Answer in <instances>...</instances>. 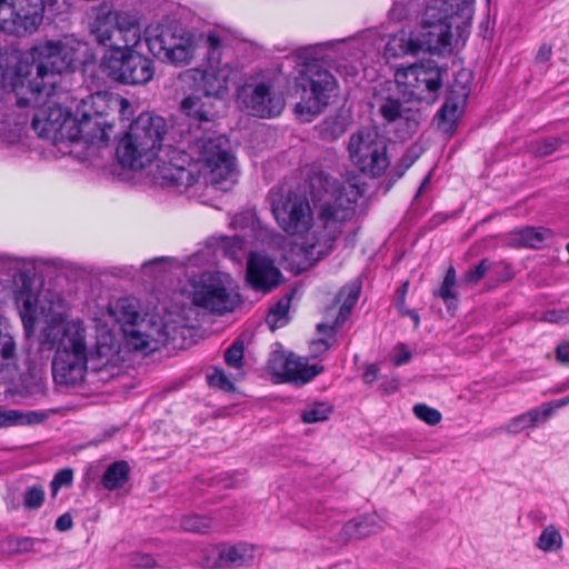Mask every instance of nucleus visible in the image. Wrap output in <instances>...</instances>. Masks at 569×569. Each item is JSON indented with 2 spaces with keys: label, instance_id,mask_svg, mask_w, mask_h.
I'll return each mask as SVG.
<instances>
[{
  "label": "nucleus",
  "instance_id": "1",
  "mask_svg": "<svg viewBox=\"0 0 569 569\" xmlns=\"http://www.w3.org/2000/svg\"><path fill=\"white\" fill-rule=\"evenodd\" d=\"M16 306L28 337L40 322L46 325L42 343L54 346L51 372L56 385L80 386L89 365L101 380L119 375L124 359L117 339L110 333L101 335L89 357L84 323L79 318L68 320L71 307L61 293L39 292L31 282L24 281L17 292Z\"/></svg>",
  "mask_w": 569,
  "mask_h": 569
},
{
  "label": "nucleus",
  "instance_id": "2",
  "mask_svg": "<svg viewBox=\"0 0 569 569\" xmlns=\"http://www.w3.org/2000/svg\"><path fill=\"white\" fill-rule=\"evenodd\" d=\"M313 198V210L306 193L291 186L282 184L270 191L271 207L278 226L296 237L286 260L301 263L316 261L332 249L333 241L342 233L343 226L355 214V204L362 189L353 183H340L325 172H317L309 180Z\"/></svg>",
  "mask_w": 569,
  "mask_h": 569
},
{
  "label": "nucleus",
  "instance_id": "3",
  "mask_svg": "<svg viewBox=\"0 0 569 569\" xmlns=\"http://www.w3.org/2000/svg\"><path fill=\"white\" fill-rule=\"evenodd\" d=\"M218 103L202 92L181 101L182 112L198 124L187 132L180 131L177 147L169 146L162 151L154 173L158 181L180 189L194 186L201 178L220 190L236 183L238 170L228 139L209 132L219 112Z\"/></svg>",
  "mask_w": 569,
  "mask_h": 569
},
{
  "label": "nucleus",
  "instance_id": "4",
  "mask_svg": "<svg viewBox=\"0 0 569 569\" xmlns=\"http://www.w3.org/2000/svg\"><path fill=\"white\" fill-rule=\"evenodd\" d=\"M139 13L129 10L101 9L90 24L96 41L110 49L103 57L108 76L123 84L142 86L154 74L153 61L134 51L144 40Z\"/></svg>",
  "mask_w": 569,
  "mask_h": 569
},
{
  "label": "nucleus",
  "instance_id": "5",
  "mask_svg": "<svg viewBox=\"0 0 569 569\" xmlns=\"http://www.w3.org/2000/svg\"><path fill=\"white\" fill-rule=\"evenodd\" d=\"M84 43L74 36H63L46 40L30 50L32 63L19 62L12 89L19 99L22 89L28 87L33 94L47 90V94L56 89L60 76L73 71L81 60Z\"/></svg>",
  "mask_w": 569,
  "mask_h": 569
},
{
  "label": "nucleus",
  "instance_id": "6",
  "mask_svg": "<svg viewBox=\"0 0 569 569\" xmlns=\"http://www.w3.org/2000/svg\"><path fill=\"white\" fill-rule=\"evenodd\" d=\"M177 142L176 130L168 133V126L162 117L142 112L120 139L116 154L122 167L140 170L151 166L150 176L156 183L184 192L189 188L180 189L178 186L161 183L154 177L162 151L169 146L176 148Z\"/></svg>",
  "mask_w": 569,
  "mask_h": 569
},
{
  "label": "nucleus",
  "instance_id": "7",
  "mask_svg": "<svg viewBox=\"0 0 569 569\" xmlns=\"http://www.w3.org/2000/svg\"><path fill=\"white\" fill-rule=\"evenodd\" d=\"M442 6L431 1L401 0L395 3L391 13L401 20L419 18L421 23L417 33L420 37L422 51L443 54L451 50V23L457 7L446 6V11L438 12Z\"/></svg>",
  "mask_w": 569,
  "mask_h": 569
},
{
  "label": "nucleus",
  "instance_id": "8",
  "mask_svg": "<svg viewBox=\"0 0 569 569\" xmlns=\"http://www.w3.org/2000/svg\"><path fill=\"white\" fill-rule=\"evenodd\" d=\"M47 90H42L39 94H33L32 91L26 87L22 89L21 97H17L19 106H27L29 103L39 104L37 112L33 116L31 127L36 133L42 138L59 144L68 141V138L76 134L78 131L70 129L71 113L68 109L60 106L54 100L56 89L47 94Z\"/></svg>",
  "mask_w": 569,
  "mask_h": 569
},
{
  "label": "nucleus",
  "instance_id": "9",
  "mask_svg": "<svg viewBox=\"0 0 569 569\" xmlns=\"http://www.w3.org/2000/svg\"><path fill=\"white\" fill-rule=\"evenodd\" d=\"M70 129L78 132L68 138L69 142L83 143L88 153H93L94 149L108 144L113 133V119H109V113L103 108H97L92 104V94L77 106L71 117Z\"/></svg>",
  "mask_w": 569,
  "mask_h": 569
},
{
  "label": "nucleus",
  "instance_id": "10",
  "mask_svg": "<svg viewBox=\"0 0 569 569\" xmlns=\"http://www.w3.org/2000/svg\"><path fill=\"white\" fill-rule=\"evenodd\" d=\"M224 39L219 32L212 31L207 34L206 44L208 50V67L190 69L181 74L187 80H192L197 91L211 96L221 102L228 92V82L231 68L228 62H222V48Z\"/></svg>",
  "mask_w": 569,
  "mask_h": 569
},
{
  "label": "nucleus",
  "instance_id": "11",
  "mask_svg": "<svg viewBox=\"0 0 569 569\" xmlns=\"http://www.w3.org/2000/svg\"><path fill=\"white\" fill-rule=\"evenodd\" d=\"M348 153L352 164L371 178L382 176L390 166L387 142L376 130L355 132L349 139Z\"/></svg>",
  "mask_w": 569,
  "mask_h": 569
},
{
  "label": "nucleus",
  "instance_id": "12",
  "mask_svg": "<svg viewBox=\"0 0 569 569\" xmlns=\"http://www.w3.org/2000/svg\"><path fill=\"white\" fill-rule=\"evenodd\" d=\"M447 69L432 60L399 68L395 72V84L399 92L417 100L435 101L442 87Z\"/></svg>",
  "mask_w": 569,
  "mask_h": 569
},
{
  "label": "nucleus",
  "instance_id": "13",
  "mask_svg": "<svg viewBox=\"0 0 569 569\" xmlns=\"http://www.w3.org/2000/svg\"><path fill=\"white\" fill-rule=\"evenodd\" d=\"M57 0H0V30L13 36L34 33L43 21L46 10Z\"/></svg>",
  "mask_w": 569,
  "mask_h": 569
},
{
  "label": "nucleus",
  "instance_id": "14",
  "mask_svg": "<svg viewBox=\"0 0 569 569\" xmlns=\"http://www.w3.org/2000/svg\"><path fill=\"white\" fill-rule=\"evenodd\" d=\"M190 286L193 303L213 313L230 312L238 303L232 280L226 273H203L198 280L192 279Z\"/></svg>",
  "mask_w": 569,
  "mask_h": 569
},
{
  "label": "nucleus",
  "instance_id": "15",
  "mask_svg": "<svg viewBox=\"0 0 569 569\" xmlns=\"http://www.w3.org/2000/svg\"><path fill=\"white\" fill-rule=\"evenodd\" d=\"M298 86L301 89V97L295 110L300 116L307 114L305 120L310 121L328 104L337 81L328 70L310 64L301 73Z\"/></svg>",
  "mask_w": 569,
  "mask_h": 569
},
{
  "label": "nucleus",
  "instance_id": "16",
  "mask_svg": "<svg viewBox=\"0 0 569 569\" xmlns=\"http://www.w3.org/2000/svg\"><path fill=\"white\" fill-rule=\"evenodd\" d=\"M143 28L144 41L156 57L174 66H186L191 61L194 47L190 36L177 33L169 26L149 24Z\"/></svg>",
  "mask_w": 569,
  "mask_h": 569
},
{
  "label": "nucleus",
  "instance_id": "17",
  "mask_svg": "<svg viewBox=\"0 0 569 569\" xmlns=\"http://www.w3.org/2000/svg\"><path fill=\"white\" fill-rule=\"evenodd\" d=\"M239 100L249 114L258 118L278 117L286 104L283 94L264 82L243 86Z\"/></svg>",
  "mask_w": 569,
  "mask_h": 569
},
{
  "label": "nucleus",
  "instance_id": "18",
  "mask_svg": "<svg viewBox=\"0 0 569 569\" xmlns=\"http://www.w3.org/2000/svg\"><path fill=\"white\" fill-rule=\"evenodd\" d=\"M268 369L281 381L296 385H305L323 371V367L318 363L308 365V361L303 358L278 351L271 353L268 360Z\"/></svg>",
  "mask_w": 569,
  "mask_h": 569
},
{
  "label": "nucleus",
  "instance_id": "19",
  "mask_svg": "<svg viewBox=\"0 0 569 569\" xmlns=\"http://www.w3.org/2000/svg\"><path fill=\"white\" fill-rule=\"evenodd\" d=\"M126 345L136 351L149 353L167 341V332L161 325L141 319L139 323L122 330Z\"/></svg>",
  "mask_w": 569,
  "mask_h": 569
},
{
  "label": "nucleus",
  "instance_id": "20",
  "mask_svg": "<svg viewBox=\"0 0 569 569\" xmlns=\"http://www.w3.org/2000/svg\"><path fill=\"white\" fill-rule=\"evenodd\" d=\"M282 274L274 260L260 253L252 252L247 262V281L257 291L269 292L281 282Z\"/></svg>",
  "mask_w": 569,
  "mask_h": 569
},
{
  "label": "nucleus",
  "instance_id": "21",
  "mask_svg": "<svg viewBox=\"0 0 569 569\" xmlns=\"http://www.w3.org/2000/svg\"><path fill=\"white\" fill-rule=\"evenodd\" d=\"M372 107L378 109L387 122L406 120L410 129H416L418 126L410 109L406 108L396 93L391 92V83H386L376 91Z\"/></svg>",
  "mask_w": 569,
  "mask_h": 569
},
{
  "label": "nucleus",
  "instance_id": "22",
  "mask_svg": "<svg viewBox=\"0 0 569 569\" xmlns=\"http://www.w3.org/2000/svg\"><path fill=\"white\" fill-rule=\"evenodd\" d=\"M455 92L453 90L438 112V127L445 132H451L455 129L469 96V89L466 86H462L456 94Z\"/></svg>",
  "mask_w": 569,
  "mask_h": 569
},
{
  "label": "nucleus",
  "instance_id": "23",
  "mask_svg": "<svg viewBox=\"0 0 569 569\" xmlns=\"http://www.w3.org/2000/svg\"><path fill=\"white\" fill-rule=\"evenodd\" d=\"M16 342L10 333L7 319L0 316V379L11 380L17 371Z\"/></svg>",
  "mask_w": 569,
  "mask_h": 569
},
{
  "label": "nucleus",
  "instance_id": "24",
  "mask_svg": "<svg viewBox=\"0 0 569 569\" xmlns=\"http://www.w3.org/2000/svg\"><path fill=\"white\" fill-rule=\"evenodd\" d=\"M422 52L420 37L416 30H400L392 34L386 43V58H402L406 56H417Z\"/></svg>",
  "mask_w": 569,
  "mask_h": 569
},
{
  "label": "nucleus",
  "instance_id": "25",
  "mask_svg": "<svg viewBox=\"0 0 569 569\" xmlns=\"http://www.w3.org/2000/svg\"><path fill=\"white\" fill-rule=\"evenodd\" d=\"M38 261L40 260L0 253V271L9 276H16L17 273L20 274L21 284L14 291V298L17 297V292L23 287L24 281L31 282L39 292L51 291L50 289H46L41 284H38L34 279L23 272V269H28L29 267L34 269Z\"/></svg>",
  "mask_w": 569,
  "mask_h": 569
},
{
  "label": "nucleus",
  "instance_id": "26",
  "mask_svg": "<svg viewBox=\"0 0 569 569\" xmlns=\"http://www.w3.org/2000/svg\"><path fill=\"white\" fill-rule=\"evenodd\" d=\"M254 546L240 542L232 546H222L218 550L217 567L249 566L254 559Z\"/></svg>",
  "mask_w": 569,
  "mask_h": 569
},
{
  "label": "nucleus",
  "instance_id": "27",
  "mask_svg": "<svg viewBox=\"0 0 569 569\" xmlns=\"http://www.w3.org/2000/svg\"><path fill=\"white\" fill-rule=\"evenodd\" d=\"M361 286L358 281H353L350 284L342 288L340 291L339 298L342 299V305L340 307L339 315L332 326H328L326 323H319L317 329L321 333H326L329 337H333L337 328L340 327L351 312L352 308L358 301Z\"/></svg>",
  "mask_w": 569,
  "mask_h": 569
},
{
  "label": "nucleus",
  "instance_id": "28",
  "mask_svg": "<svg viewBox=\"0 0 569 569\" xmlns=\"http://www.w3.org/2000/svg\"><path fill=\"white\" fill-rule=\"evenodd\" d=\"M551 231L546 228L523 227L511 231L508 241L515 247L540 248L551 237Z\"/></svg>",
  "mask_w": 569,
  "mask_h": 569
},
{
  "label": "nucleus",
  "instance_id": "29",
  "mask_svg": "<svg viewBox=\"0 0 569 569\" xmlns=\"http://www.w3.org/2000/svg\"><path fill=\"white\" fill-rule=\"evenodd\" d=\"M550 418V409L543 406L535 407L512 418L506 426V431L510 435H518L527 429L535 428L539 423L546 422Z\"/></svg>",
  "mask_w": 569,
  "mask_h": 569
},
{
  "label": "nucleus",
  "instance_id": "30",
  "mask_svg": "<svg viewBox=\"0 0 569 569\" xmlns=\"http://www.w3.org/2000/svg\"><path fill=\"white\" fill-rule=\"evenodd\" d=\"M109 315L122 326L131 327L141 320L137 301L131 298H120L114 302L110 303L108 308Z\"/></svg>",
  "mask_w": 569,
  "mask_h": 569
},
{
  "label": "nucleus",
  "instance_id": "31",
  "mask_svg": "<svg viewBox=\"0 0 569 569\" xmlns=\"http://www.w3.org/2000/svg\"><path fill=\"white\" fill-rule=\"evenodd\" d=\"M92 104L97 108H103L104 112L118 109L120 117L123 120H129L133 113L132 103L119 94H109L107 92H97L92 94Z\"/></svg>",
  "mask_w": 569,
  "mask_h": 569
},
{
  "label": "nucleus",
  "instance_id": "32",
  "mask_svg": "<svg viewBox=\"0 0 569 569\" xmlns=\"http://www.w3.org/2000/svg\"><path fill=\"white\" fill-rule=\"evenodd\" d=\"M376 516H362L351 521H348L342 527V536L345 539H360L375 533L380 529L377 523Z\"/></svg>",
  "mask_w": 569,
  "mask_h": 569
},
{
  "label": "nucleus",
  "instance_id": "33",
  "mask_svg": "<svg viewBox=\"0 0 569 569\" xmlns=\"http://www.w3.org/2000/svg\"><path fill=\"white\" fill-rule=\"evenodd\" d=\"M130 467L124 460L111 463L103 473L102 485L108 490H116L129 480Z\"/></svg>",
  "mask_w": 569,
  "mask_h": 569
},
{
  "label": "nucleus",
  "instance_id": "34",
  "mask_svg": "<svg viewBox=\"0 0 569 569\" xmlns=\"http://www.w3.org/2000/svg\"><path fill=\"white\" fill-rule=\"evenodd\" d=\"M7 393L13 398V403H23L26 399L44 396L46 381L41 377H34L31 385L22 383L20 387L8 389Z\"/></svg>",
  "mask_w": 569,
  "mask_h": 569
},
{
  "label": "nucleus",
  "instance_id": "35",
  "mask_svg": "<svg viewBox=\"0 0 569 569\" xmlns=\"http://www.w3.org/2000/svg\"><path fill=\"white\" fill-rule=\"evenodd\" d=\"M290 297L281 298L268 312L266 322L273 331L278 328L284 327L289 321Z\"/></svg>",
  "mask_w": 569,
  "mask_h": 569
},
{
  "label": "nucleus",
  "instance_id": "36",
  "mask_svg": "<svg viewBox=\"0 0 569 569\" xmlns=\"http://www.w3.org/2000/svg\"><path fill=\"white\" fill-rule=\"evenodd\" d=\"M332 407L328 402H313L300 412V419L305 423H317L329 419Z\"/></svg>",
  "mask_w": 569,
  "mask_h": 569
},
{
  "label": "nucleus",
  "instance_id": "37",
  "mask_svg": "<svg viewBox=\"0 0 569 569\" xmlns=\"http://www.w3.org/2000/svg\"><path fill=\"white\" fill-rule=\"evenodd\" d=\"M561 545V535L553 526H549L541 532L537 546L539 549L550 552L560 549Z\"/></svg>",
  "mask_w": 569,
  "mask_h": 569
},
{
  "label": "nucleus",
  "instance_id": "38",
  "mask_svg": "<svg viewBox=\"0 0 569 569\" xmlns=\"http://www.w3.org/2000/svg\"><path fill=\"white\" fill-rule=\"evenodd\" d=\"M180 526L186 531L206 533L212 528V521L207 517L191 515L184 516Z\"/></svg>",
  "mask_w": 569,
  "mask_h": 569
},
{
  "label": "nucleus",
  "instance_id": "39",
  "mask_svg": "<svg viewBox=\"0 0 569 569\" xmlns=\"http://www.w3.org/2000/svg\"><path fill=\"white\" fill-rule=\"evenodd\" d=\"M346 131L345 124L339 119L326 120L319 128V134L323 140L335 141Z\"/></svg>",
  "mask_w": 569,
  "mask_h": 569
},
{
  "label": "nucleus",
  "instance_id": "40",
  "mask_svg": "<svg viewBox=\"0 0 569 569\" xmlns=\"http://www.w3.org/2000/svg\"><path fill=\"white\" fill-rule=\"evenodd\" d=\"M44 489L39 486H30L23 492V507L28 510L39 509L44 501Z\"/></svg>",
  "mask_w": 569,
  "mask_h": 569
},
{
  "label": "nucleus",
  "instance_id": "41",
  "mask_svg": "<svg viewBox=\"0 0 569 569\" xmlns=\"http://www.w3.org/2000/svg\"><path fill=\"white\" fill-rule=\"evenodd\" d=\"M456 284V270L453 267H450L447 270L446 277L442 281V284L438 291V296L447 303L448 308H450V300L456 299V293L453 291V287Z\"/></svg>",
  "mask_w": 569,
  "mask_h": 569
},
{
  "label": "nucleus",
  "instance_id": "42",
  "mask_svg": "<svg viewBox=\"0 0 569 569\" xmlns=\"http://www.w3.org/2000/svg\"><path fill=\"white\" fill-rule=\"evenodd\" d=\"M224 361L230 368L240 369L243 363V343L239 340L232 345L224 352Z\"/></svg>",
  "mask_w": 569,
  "mask_h": 569
},
{
  "label": "nucleus",
  "instance_id": "43",
  "mask_svg": "<svg viewBox=\"0 0 569 569\" xmlns=\"http://www.w3.org/2000/svg\"><path fill=\"white\" fill-rule=\"evenodd\" d=\"M413 413L418 419L425 421L429 426L438 425L442 418L439 410L423 403L416 405L413 407Z\"/></svg>",
  "mask_w": 569,
  "mask_h": 569
},
{
  "label": "nucleus",
  "instance_id": "44",
  "mask_svg": "<svg viewBox=\"0 0 569 569\" xmlns=\"http://www.w3.org/2000/svg\"><path fill=\"white\" fill-rule=\"evenodd\" d=\"M207 377L209 385L212 387H218L226 391L233 389V383L230 381L222 369L214 368L211 373H208Z\"/></svg>",
  "mask_w": 569,
  "mask_h": 569
},
{
  "label": "nucleus",
  "instance_id": "45",
  "mask_svg": "<svg viewBox=\"0 0 569 569\" xmlns=\"http://www.w3.org/2000/svg\"><path fill=\"white\" fill-rule=\"evenodd\" d=\"M72 479L73 473L71 469H62L58 471L50 483L51 495L53 497L57 496L61 487H68L72 483Z\"/></svg>",
  "mask_w": 569,
  "mask_h": 569
},
{
  "label": "nucleus",
  "instance_id": "46",
  "mask_svg": "<svg viewBox=\"0 0 569 569\" xmlns=\"http://www.w3.org/2000/svg\"><path fill=\"white\" fill-rule=\"evenodd\" d=\"M489 270V263L488 261L481 260L478 266H476L473 269H470L466 272L463 276L462 282L467 284H476L478 283L487 273Z\"/></svg>",
  "mask_w": 569,
  "mask_h": 569
},
{
  "label": "nucleus",
  "instance_id": "47",
  "mask_svg": "<svg viewBox=\"0 0 569 569\" xmlns=\"http://www.w3.org/2000/svg\"><path fill=\"white\" fill-rule=\"evenodd\" d=\"M559 140L556 138H549L546 140L536 141L532 146V151L541 157L551 154L557 150Z\"/></svg>",
  "mask_w": 569,
  "mask_h": 569
},
{
  "label": "nucleus",
  "instance_id": "48",
  "mask_svg": "<svg viewBox=\"0 0 569 569\" xmlns=\"http://www.w3.org/2000/svg\"><path fill=\"white\" fill-rule=\"evenodd\" d=\"M21 422V411L19 410H3L0 407V428L18 426Z\"/></svg>",
  "mask_w": 569,
  "mask_h": 569
},
{
  "label": "nucleus",
  "instance_id": "49",
  "mask_svg": "<svg viewBox=\"0 0 569 569\" xmlns=\"http://www.w3.org/2000/svg\"><path fill=\"white\" fill-rule=\"evenodd\" d=\"M542 320L550 323H565L569 321V308L568 309H552L543 313Z\"/></svg>",
  "mask_w": 569,
  "mask_h": 569
},
{
  "label": "nucleus",
  "instance_id": "50",
  "mask_svg": "<svg viewBox=\"0 0 569 569\" xmlns=\"http://www.w3.org/2000/svg\"><path fill=\"white\" fill-rule=\"evenodd\" d=\"M8 545L12 551L24 552L32 548L33 540L28 537H11L8 539Z\"/></svg>",
  "mask_w": 569,
  "mask_h": 569
},
{
  "label": "nucleus",
  "instance_id": "51",
  "mask_svg": "<svg viewBox=\"0 0 569 569\" xmlns=\"http://www.w3.org/2000/svg\"><path fill=\"white\" fill-rule=\"evenodd\" d=\"M393 365L396 367L402 366L411 359V352L408 347L403 343H399L395 347Z\"/></svg>",
  "mask_w": 569,
  "mask_h": 569
},
{
  "label": "nucleus",
  "instance_id": "52",
  "mask_svg": "<svg viewBox=\"0 0 569 569\" xmlns=\"http://www.w3.org/2000/svg\"><path fill=\"white\" fill-rule=\"evenodd\" d=\"M132 566L138 568H152L154 566V559L144 553H134L130 557Z\"/></svg>",
  "mask_w": 569,
  "mask_h": 569
},
{
  "label": "nucleus",
  "instance_id": "53",
  "mask_svg": "<svg viewBox=\"0 0 569 569\" xmlns=\"http://www.w3.org/2000/svg\"><path fill=\"white\" fill-rule=\"evenodd\" d=\"M330 348V342L326 339H318L310 343V353L312 357H319L327 352Z\"/></svg>",
  "mask_w": 569,
  "mask_h": 569
},
{
  "label": "nucleus",
  "instance_id": "54",
  "mask_svg": "<svg viewBox=\"0 0 569 569\" xmlns=\"http://www.w3.org/2000/svg\"><path fill=\"white\" fill-rule=\"evenodd\" d=\"M379 377V367L375 363H368L365 366L362 379L365 383L371 385Z\"/></svg>",
  "mask_w": 569,
  "mask_h": 569
},
{
  "label": "nucleus",
  "instance_id": "55",
  "mask_svg": "<svg viewBox=\"0 0 569 569\" xmlns=\"http://www.w3.org/2000/svg\"><path fill=\"white\" fill-rule=\"evenodd\" d=\"M44 418H46V415L43 412L29 411L27 413H23L21 411V422H19L18 426L39 423Z\"/></svg>",
  "mask_w": 569,
  "mask_h": 569
},
{
  "label": "nucleus",
  "instance_id": "56",
  "mask_svg": "<svg viewBox=\"0 0 569 569\" xmlns=\"http://www.w3.org/2000/svg\"><path fill=\"white\" fill-rule=\"evenodd\" d=\"M556 359L562 363L569 366V342L562 341L556 348Z\"/></svg>",
  "mask_w": 569,
  "mask_h": 569
},
{
  "label": "nucleus",
  "instance_id": "57",
  "mask_svg": "<svg viewBox=\"0 0 569 569\" xmlns=\"http://www.w3.org/2000/svg\"><path fill=\"white\" fill-rule=\"evenodd\" d=\"M72 526H73V520H72L71 515L68 512L58 517V519L56 520V523H54V528L61 532L70 530L72 528Z\"/></svg>",
  "mask_w": 569,
  "mask_h": 569
},
{
  "label": "nucleus",
  "instance_id": "58",
  "mask_svg": "<svg viewBox=\"0 0 569 569\" xmlns=\"http://www.w3.org/2000/svg\"><path fill=\"white\" fill-rule=\"evenodd\" d=\"M552 56V47L550 44L543 43L536 56L537 62L545 63L550 60Z\"/></svg>",
  "mask_w": 569,
  "mask_h": 569
},
{
  "label": "nucleus",
  "instance_id": "59",
  "mask_svg": "<svg viewBox=\"0 0 569 569\" xmlns=\"http://www.w3.org/2000/svg\"><path fill=\"white\" fill-rule=\"evenodd\" d=\"M568 405H569V395L563 398L557 399L555 401L542 403L545 409H550V417L552 416V413L556 409H560Z\"/></svg>",
  "mask_w": 569,
  "mask_h": 569
},
{
  "label": "nucleus",
  "instance_id": "60",
  "mask_svg": "<svg viewBox=\"0 0 569 569\" xmlns=\"http://www.w3.org/2000/svg\"><path fill=\"white\" fill-rule=\"evenodd\" d=\"M243 220H250L251 228L256 229V224H258V221L254 220V217L251 213L236 216L232 223L238 224L241 223Z\"/></svg>",
  "mask_w": 569,
  "mask_h": 569
},
{
  "label": "nucleus",
  "instance_id": "61",
  "mask_svg": "<svg viewBox=\"0 0 569 569\" xmlns=\"http://www.w3.org/2000/svg\"><path fill=\"white\" fill-rule=\"evenodd\" d=\"M232 246L234 249L232 250V254H236L237 250H241L243 248V240L240 237L232 238Z\"/></svg>",
  "mask_w": 569,
  "mask_h": 569
},
{
  "label": "nucleus",
  "instance_id": "62",
  "mask_svg": "<svg viewBox=\"0 0 569 569\" xmlns=\"http://www.w3.org/2000/svg\"><path fill=\"white\" fill-rule=\"evenodd\" d=\"M568 389H569V380L563 381V382H561L560 385H558V386L555 388L553 392H555V393H560V392H563V391H566V390H568Z\"/></svg>",
  "mask_w": 569,
  "mask_h": 569
},
{
  "label": "nucleus",
  "instance_id": "63",
  "mask_svg": "<svg viewBox=\"0 0 569 569\" xmlns=\"http://www.w3.org/2000/svg\"><path fill=\"white\" fill-rule=\"evenodd\" d=\"M401 161H402L403 168L406 170L415 162V159L406 154L402 157Z\"/></svg>",
  "mask_w": 569,
  "mask_h": 569
},
{
  "label": "nucleus",
  "instance_id": "64",
  "mask_svg": "<svg viewBox=\"0 0 569 569\" xmlns=\"http://www.w3.org/2000/svg\"><path fill=\"white\" fill-rule=\"evenodd\" d=\"M407 315L413 320L415 327H418L419 326V315L413 310H409L407 312Z\"/></svg>",
  "mask_w": 569,
  "mask_h": 569
}]
</instances>
